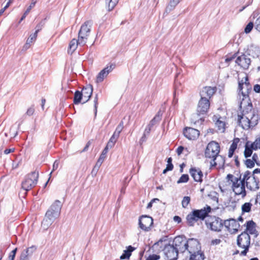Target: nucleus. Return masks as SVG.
<instances>
[{
    "instance_id": "f257e3e1",
    "label": "nucleus",
    "mask_w": 260,
    "mask_h": 260,
    "mask_svg": "<svg viewBox=\"0 0 260 260\" xmlns=\"http://www.w3.org/2000/svg\"><path fill=\"white\" fill-rule=\"evenodd\" d=\"M211 210V207L208 205L200 209H193L186 216L187 225L189 226H193L196 223L205 221Z\"/></svg>"
},
{
    "instance_id": "f03ea898",
    "label": "nucleus",
    "mask_w": 260,
    "mask_h": 260,
    "mask_svg": "<svg viewBox=\"0 0 260 260\" xmlns=\"http://www.w3.org/2000/svg\"><path fill=\"white\" fill-rule=\"evenodd\" d=\"M62 207L61 203L56 200L47 211L45 217L42 221V226L44 230H47L60 215Z\"/></svg>"
},
{
    "instance_id": "7ed1b4c3",
    "label": "nucleus",
    "mask_w": 260,
    "mask_h": 260,
    "mask_svg": "<svg viewBox=\"0 0 260 260\" xmlns=\"http://www.w3.org/2000/svg\"><path fill=\"white\" fill-rule=\"evenodd\" d=\"M243 88V80H241L239 81L238 85L239 95L240 96V100L239 108L241 110L245 106H248L250 108L252 107V104L249 96V93L252 91V88L250 84H248V85L246 87V91H242Z\"/></svg>"
},
{
    "instance_id": "20e7f679",
    "label": "nucleus",
    "mask_w": 260,
    "mask_h": 260,
    "mask_svg": "<svg viewBox=\"0 0 260 260\" xmlns=\"http://www.w3.org/2000/svg\"><path fill=\"white\" fill-rule=\"evenodd\" d=\"M167 241V240L165 238L160 239L154 244V246H160V247L164 246V247L162 249V251L167 260H177L179 254L178 251L176 249L173 244H163V242Z\"/></svg>"
},
{
    "instance_id": "39448f33",
    "label": "nucleus",
    "mask_w": 260,
    "mask_h": 260,
    "mask_svg": "<svg viewBox=\"0 0 260 260\" xmlns=\"http://www.w3.org/2000/svg\"><path fill=\"white\" fill-rule=\"evenodd\" d=\"M219 152L220 146L218 143L211 141L208 144L205 150V156L206 158L211 159L210 164L212 167H215L217 165L215 160Z\"/></svg>"
},
{
    "instance_id": "423d86ee",
    "label": "nucleus",
    "mask_w": 260,
    "mask_h": 260,
    "mask_svg": "<svg viewBox=\"0 0 260 260\" xmlns=\"http://www.w3.org/2000/svg\"><path fill=\"white\" fill-rule=\"evenodd\" d=\"M92 25V21L91 20H87L81 25L78 32L79 45L83 46L87 43Z\"/></svg>"
},
{
    "instance_id": "0eeeda50",
    "label": "nucleus",
    "mask_w": 260,
    "mask_h": 260,
    "mask_svg": "<svg viewBox=\"0 0 260 260\" xmlns=\"http://www.w3.org/2000/svg\"><path fill=\"white\" fill-rule=\"evenodd\" d=\"M237 244L239 248L244 249L241 255H246L250 244V236L247 232H243L237 237Z\"/></svg>"
},
{
    "instance_id": "6e6552de",
    "label": "nucleus",
    "mask_w": 260,
    "mask_h": 260,
    "mask_svg": "<svg viewBox=\"0 0 260 260\" xmlns=\"http://www.w3.org/2000/svg\"><path fill=\"white\" fill-rule=\"evenodd\" d=\"M38 172H32L28 174L21 183L22 188L27 191L34 187L38 183Z\"/></svg>"
},
{
    "instance_id": "1a4fd4ad",
    "label": "nucleus",
    "mask_w": 260,
    "mask_h": 260,
    "mask_svg": "<svg viewBox=\"0 0 260 260\" xmlns=\"http://www.w3.org/2000/svg\"><path fill=\"white\" fill-rule=\"evenodd\" d=\"M207 228L214 232H220L222 228V220L215 216H208L205 220Z\"/></svg>"
},
{
    "instance_id": "9d476101",
    "label": "nucleus",
    "mask_w": 260,
    "mask_h": 260,
    "mask_svg": "<svg viewBox=\"0 0 260 260\" xmlns=\"http://www.w3.org/2000/svg\"><path fill=\"white\" fill-rule=\"evenodd\" d=\"M187 240L185 237L177 236L173 241V245L179 253H183L186 251Z\"/></svg>"
},
{
    "instance_id": "9b49d317",
    "label": "nucleus",
    "mask_w": 260,
    "mask_h": 260,
    "mask_svg": "<svg viewBox=\"0 0 260 260\" xmlns=\"http://www.w3.org/2000/svg\"><path fill=\"white\" fill-rule=\"evenodd\" d=\"M153 218L147 215H142L139 219V227L144 231H149L153 225Z\"/></svg>"
},
{
    "instance_id": "f8f14e48",
    "label": "nucleus",
    "mask_w": 260,
    "mask_h": 260,
    "mask_svg": "<svg viewBox=\"0 0 260 260\" xmlns=\"http://www.w3.org/2000/svg\"><path fill=\"white\" fill-rule=\"evenodd\" d=\"M186 251L189 253H196L200 252L201 247L199 241L194 238H190L187 240Z\"/></svg>"
},
{
    "instance_id": "ddd939ff",
    "label": "nucleus",
    "mask_w": 260,
    "mask_h": 260,
    "mask_svg": "<svg viewBox=\"0 0 260 260\" xmlns=\"http://www.w3.org/2000/svg\"><path fill=\"white\" fill-rule=\"evenodd\" d=\"M209 100L207 98H201L200 100L197 109V114L198 116L206 114L210 107Z\"/></svg>"
},
{
    "instance_id": "4468645a",
    "label": "nucleus",
    "mask_w": 260,
    "mask_h": 260,
    "mask_svg": "<svg viewBox=\"0 0 260 260\" xmlns=\"http://www.w3.org/2000/svg\"><path fill=\"white\" fill-rule=\"evenodd\" d=\"M115 63H109L98 74L96 77V82H102L108 74L115 69Z\"/></svg>"
},
{
    "instance_id": "2eb2a0df",
    "label": "nucleus",
    "mask_w": 260,
    "mask_h": 260,
    "mask_svg": "<svg viewBox=\"0 0 260 260\" xmlns=\"http://www.w3.org/2000/svg\"><path fill=\"white\" fill-rule=\"evenodd\" d=\"M183 134L188 140H193L199 137L200 132L198 129L192 127H186L183 130Z\"/></svg>"
},
{
    "instance_id": "dca6fc26",
    "label": "nucleus",
    "mask_w": 260,
    "mask_h": 260,
    "mask_svg": "<svg viewBox=\"0 0 260 260\" xmlns=\"http://www.w3.org/2000/svg\"><path fill=\"white\" fill-rule=\"evenodd\" d=\"M236 62L241 67L246 70L249 68L251 63V60L250 58L247 57L246 55L242 54L237 58Z\"/></svg>"
},
{
    "instance_id": "f3484780",
    "label": "nucleus",
    "mask_w": 260,
    "mask_h": 260,
    "mask_svg": "<svg viewBox=\"0 0 260 260\" xmlns=\"http://www.w3.org/2000/svg\"><path fill=\"white\" fill-rule=\"evenodd\" d=\"M259 181L258 178L255 175H252V178L247 181L246 183V186L248 189L251 191H256L259 188Z\"/></svg>"
},
{
    "instance_id": "a211bd4d",
    "label": "nucleus",
    "mask_w": 260,
    "mask_h": 260,
    "mask_svg": "<svg viewBox=\"0 0 260 260\" xmlns=\"http://www.w3.org/2000/svg\"><path fill=\"white\" fill-rule=\"evenodd\" d=\"M189 173L194 181L198 182H202L203 174L199 168H191L190 169Z\"/></svg>"
},
{
    "instance_id": "6ab92c4d",
    "label": "nucleus",
    "mask_w": 260,
    "mask_h": 260,
    "mask_svg": "<svg viewBox=\"0 0 260 260\" xmlns=\"http://www.w3.org/2000/svg\"><path fill=\"white\" fill-rule=\"evenodd\" d=\"M216 91V87H211L210 86H206L203 88L200 92L201 98L210 99Z\"/></svg>"
},
{
    "instance_id": "aec40b11",
    "label": "nucleus",
    "mask_w": 260,
    "mask_h": 260,
    "mask_svg": "<svg viewBox=\"0 0 260 260\" xmlns=\"http://www.w3.org/2000/svg\"><path fill=\"white\" fill-rule=\"evenodd\" d=\"M93 91L92 86L90 84L87 85L86 86L84 87L81 91L82 94H83V97L84 99L83 104L87 102L90 98Z\"/></svg>"
},
{
    "instance_id": "412c9836",
    "label": "nucleus",
    "mask_w": 260,
    "mask_h": 260,
    "mask_svg": "<svg viewBox=\"0 0 260 260\" xmlns=\"http://www.w3.org/2000/svg\"><path fill=\"white\" fill-rule=\"evenodd\" d=\"M238 123L244 129L247 130L251 128L250 119L246 116L238 115Z\"/></svg>"
},
{
    "instance_id": "4be33fe9",
    "label": "nucleus",
    "mask_w": 260,
    "mask_h": 260,
    "mask_svg": "<svg viewBox=\"0 0 260 260\" xmlns=\"http://www.w3.org/2000/svg\"><path fill=\"white\" fill-rule=\"evenodd\" d=\"M246 225V232H247L249 235H255L257 236V231L256 230V223L253 220L247 221L245 224Z\"/></svg>"
},
{
    "instance_id": "5701e85b",
    "label": "nucleus",
    "mask_w": 260,
    "mask_h": 260,
    "mask_svg": "<svg viewBox=\"0 0 260 260\" xmlns=\"http://www.w3.org/2000/svg\"><path fill=\"white\" fill-rule=\"evenodd\" d=\"M221 118L219 115H214L213 117V120L215 122L216 126L218 128V130L221 133L224 132L225 130V122L220 119Z\"/></svg>"
},
{
    "instance_id": "b1692460",
    "label": "nucleus",
    "mask_w": 260,
    "mask_h": 260,
    "mask_svg": "<svg viewBox=\"0 0 260 260\" xmlns=\"http://www.w3.org/2000/svg\"><path fill=\"white\" fill-rule=\"evenodd\" d=\"M226 179L228 182H231L232 183L233 190L241 186L239 182L240 178L235 177L232 174H228L226 176Z\"/></svg>"
},
{
    "instance_id": "393cba45",
    "label": "nucleus",
    "mask_w": 260,
    "mask_h": 260,
    "mask_svg": "<svg viewBox=\"0 0 260 260\" xmlns=\"http://www.w3.org/2000/svg\"><path fill=\"white\" fill-rule=\"evenodd\" d=\"M136 248L133 247L132 246H128L127 247L126 249L123 251V252L120 256V258L121 259H129L132 254V252Z\"/></svg>"
},
{
    "instance_id": "a878e982",
    "label": "nucleus",
    "mask_w": 260,
    "mask_h": 260,
    "mask_svg": "<svg viewBox=\"0 0 260 260\" xmlns=\"http://www.w3.org/2000/svg\"><path fill=\"white\" fill-rule=\"evenodd\" d=\"M36 249V248L35 246H31L23 250L21 254L20 260H29L28 258L29 251L31 250V253H32L33 251Z\"/></svg>"
},
{
    "instance_id": "bb28decb",
    "label": "nucleus",
    "mask_w": 260,
    "mask_h": 260,
    "mask_svg": "<svg viewBox=\"0 0 260 260\" xmlns=\"http://www.w3.org/2000/svg\"><path fill=\"white\" fill-rule=\"evenodd\" d=\"M239 142V138H235L234 139L233 143L230 146L229 153H228V156L229 157H232L233 155V154L234 153V151L237 148V145L238 142Z\"/></svg>"
},
{
    "instance_id": "cd10ccee",
    "label": "nucleus",
    "mask_w": 260,
    "mask_h": 260,
    "mask_svg": "<svg viewBox=\"0 0 260 260\" xmlns=\"http://www.w3.org/2000/svg\"><path fill=\"white\" fill-rule=\"evenodd\" d=\"M38 1L39 0H31V3L30 5L28 6V7L25 11V12L23 13V15L22 16L21 18H20L18 22L19 23H20L21 22L26 18V16L29 13L31 9L35 7L36 4L37 3Z\"/></svg>"
},
{
    "instance_id": "c85d7f7f",
    "label": "nucleus",
    "mask_w": 260,
    "mask_h": 260,
    "mask_svg": "<svg viewBox=\"0 0 260 260\" xmlns=\"http://www.w3.org/2000/svg\"><path fill=\"white\" fill-rule=\"evenodd\" d=\"M78 45H79V38L78 40L75 39H72L69 44L68 52L72 53L77 49Z\"/></svg>"
},
{
    "instance_id": "c756f323",
    "label": "nucleus",
    "mask_w": 260,
    "mask_h": 260,
    "mask_svg": "<svg viewBox=\"0 0 260 260\" xmlns=\"http://www.w3.org/2000/svg\"><path fill=\"white\" fill-rule=\"evenodd\" d=\"M189 254V260H192V259L193 260H204L205 259V255L202 251H201L200 252L192 253Z\"/></svg>"
},
{
    "instance_id": "7c9ffc66",
    "label": "nucleus",
    "mask_w": 260,
    "mask_h": 260,
    "mask_svg": "<svg viewBox=\"0 0 260 260\" xmlns=\"http://www.w3.org/2000/svg\"><path fill=\"white\" fill-rule=\"evenodd\" d=\"M233 191L236 195H241L242 198H244L246 195L245 187L243 185H241L240 187L234 188Z\"/></svg>"
},
{
    "instance_id": "2f4dec72",
    "label": "nucleus",
    "mask_w": 260,
    "mask_h": 260,
    "mask_svg": "<svg viewBox=\"0 0 260 260\" xmlns=\"http://www.w3.org/2000/svg\"><path fill=\"white\" fill-rule=\"evenodd\" d=\"M82 98H83V97L81 92L78 90L76 91L74 94V103L75 105L79 104L81 102Z\"/></svg>"
},
{
    "instance_id": "473e14b6",
    "label": "nucleus",
    "mask_w": 260,
    "mask_h": 260,
    "mask_svg": "<svg viewBox=\"0 0 260 260\" xmlns=\"http://www.w3.org/2000/svg\"><path fill=\"white\" fill-rule=\"evenodd\" d=\"M118 139V137L113 134L110 139H109V141L108 142L106 147L109 149L112 148L115 145Z\"/></svg>"
},
{
    "instance_id": "72a5a7b5",
    "label": "nucleus",
    "mask_w": 260,
    "mask_h": 260,
    "mask_svg": "<svg viewBox=\"0 0 260 260\" xmlns=\"http://www.w3.org/2000/svg\"><path fill=\"white\" fill-rule=\"evenodd\" d=\"M119 0H106L108 11H112L117 4Z\"/></svg>"
},
{
    "instance_id": "f704fd0d",
    "label": "nucleus",
    "mask_w": 260,
    "mask_h": 260,
    "mask_svg": "<svg viewBox=\"0 0 260 260\" xmlns=\"http://www.w3.org/2000/svg\"><path fill=\"white\" fill-rule=\"evenodd\" d=\"M249 142H247L245 146V150L244 152V155L245 157L248 158L252 154L253 150L249 147V145H248Z\"/></svg>"
},
{
    "instance_id": "c9c22d12",
    "label": "nucleus",
    "mask_w": 260,
    "mask_h": 260,
    "mask_svg": "<svg viewBox=\"0 0 260 260\" xmlns=\"http://www.w3.org/2000/svg\"><path fill=\"white\" fill-rule=\"evenodd\" d=\"M123 128V121H121L119 123L118 126H117L115 132L113 133L114 135H115L117 137L119 138V135L121 131H122Z\"/></svg>"
},
{
    "instance_id": "e433bc0d",
    "label": "nucleus",
    "mask_w": 260,
    "mask_h": 260,
    "mask_svg": "<svg viewBox=\"0 0 260 260\" xmlns=\"http://www.w3.org/2000/svg\"><path fill=\"white\" fill-rule=\"evenodd\" d=\"M232 223H235V220L234 219H230L225 220L224 221L222 220V227L223 225L226 228L227 230L229 231L230 229L231 224H232Z\"/></svg>"
},
{
    "instance_id": "4c0bfd02",
    "label": "nucleus",
    "mask_w": 260,
    "mask_h": 260,
    "mask_svg": "<svg viewBox=\"0 0 260 260\" xmlns=\"http://www.w3.org/2000/svg\"><path fill=\"white\" fill-rule=\"evenodd\" d=\"M252 204L250 203H245L242 206L243 213H248L251 211Z\"/></svg>"
},
{
    "instance_id": "58836bf2",
    "label": "nucleus",
    "mask_w": 260,
    "mask_h": 260,
    "mask_svg": "<svg viewBox=\"0 0 260 260\" xmlns=\"http://www.w3.org/2000/svg\"><path fill=\"white\" fill-rule=\"evenodd\" d=\"M240 227V224L237 222V221L235 220V223H232V224H231L230 229L229 230L230 232L232 233H236L238 231V228Z\"/></svg>"
},
{
    "instance_id": "ea45409f",
    "label": "nucleus",
    "mask_w": 260,
    "mask_h": 260,
    "mask_svg": "<svg viewBox=\"0 0 260 260\" xmlns=\"http://www.w3.org/2000/svg\"><path fill=\"white\" fill-rule=\"evenodd\" d=\"M181 0H171L169 5L167 7V10H171L180 2Z\"/></svg>"
},
{
    "instance_id": "a19ab883",
    "label": "nucleus",
    "mask_w": 260,
    "mask_h": 260,
    "mask_svg": "<svg viewBox=\"0 0 260 260\" xmlns=\"http://www.w3.org/2000/svg\"><path fill=\"white\" fill-rule=\"evenodd\" d=\"M190 198L188 196H185L183 197L181 204L182 206L184 208H186L187 207L188 204L190 203Z\"/></svg>"
},
{
    "instance_id": "79ce46f5",
    "label": "nucleus",
    "mask_w": 260,
    "mask_h": 260,
    "mask_svg": "<svg viewBox=\"0 0 260 260\" xmlns=\"http://www.w3.org/2000/svg\"><path fill=\"white\" fill-rule=\"evenodd\" d=\"M189 180V176L187 174H183L177 181V184L186 183Z\"/></svg>"
},
{
    "instance_id": "37998d69",
    "label": "nucleus",
    "mask_w": 260,
    "mask_h": 260,
    "mask_svg": "<svg viewBox=\"0 0 260 260\" xmlns=\"http://www.w3.org/2000/svg\"><path fill=\"white\" fill-rule=\"evenodd\" d=\"M249 147L253 150H256L258 148H260L259 140L256 139L254 142H253Z\"/></svg>"
},
{
    "instance_id": "c03bdc74",
    "label": "nucleus",
    "mask_w": 260,
    "mask_h": 260,
    "mask_svg": "<svg viewBox=\"0 0 260 260\" xmlns=\"http://www.w3.org/2000/svg\"><path fill=\"white\" fill-rule=\"evenodd\" d=\"M251 127H254L258 123V115H253L250 119Z\"/></svg>"
},
{
    "instance_id": "a18cd8bd",
    "label": "nucleus",
    "mask_w": 260,
    "mask_h": 260,
    "mask_svg": "<svg viewBox=\"0 0 260 260\" xmlns=\"http://www.w3.org/2000/svg\"><path fill=\"white\" fill-rule=\"evenodd\" d=\"M37 35L38 34H37V32H34V34H31L26 40V42L31 44L36 40Z\"/></svg>"
},
{
    "instance_id": "49530a36",
    "label": "nucleus",
    "mask_w": 260,
    "mask_h": 260,
    "mask_svg": "<svg viewBox=\"0 0 260 260\" xmlns=\"http://www.w3.org/2000/svg\"><path fill=\"white\" fill-rule=\"evenodd\" d=\"M253 22H249L247 25L246 26V27H245V29H244V32L246 33V34H248L249 33L252 29V28H253Z\"/></svg>"
},
{
    "instance_id": "de8ad7c7",
    "label": "nucleus",
    "mask_w": 260,
    "mask_h": 260,
    "mask_svg": "<svg viewBox=\"0 0 260 260\" xmlns=\"http://www.w3.org/2000/svg\"><path fill=\"white\" fill-rule=\"evenodd\" d=\"M108 150H109V148L105 147V148L103 149L101 154L100 155V156L99 159H100L103 161H104L106 157Z\"/></svg>"
},
{
    "instance_id": "09e8293b",
    "label": "nucleus",
    "mask_w": 260,
    "mask_h": 260,
    "mask_svg": "<svg viewBox=\"0 0 260 260\" xmlns=\"http://www.w3.org/2000/svg\"><path fill=\"white\" fill-rule=\"evenodd\" d=\"M254 162L253 160L251 159H246L245 160V164L247 168H252L254 166Z\"/></svg>"
},
{
    "instance_id": "8fccbe9b",
    "label": "nucleus",
    "mask_w": 260,
    "mask_h": 260,
    "mask_svg": "<svg viewBox=\"0 0 260 260\" xmlns=\"http://www.w3.org/2000/svg\"><path fill=\"white\" fill-rule=\"evenodd\" d=\"M252 176V174L251 175V172L249 171H246L244 175H243V178L244 180H246V183L248 181L250 178H251Z\"/></svg>"
},
{
    "instance_id": "3c124183",
    "label": "nucleus",
    "mask_w": 260,
    "mask_h": 260,
    "mask_svg": "<svg viewBox=\"0 0 260 260\" xmlns=\"http://www.w3.org/2000/svg\"><path fill=\"white\" fill-rule=\"evenodd\" d=\"M35 109L33 106H31L27 109V111L26 112L25 114L23 115V117H24L26 115L30 116L33 115Z\"/></svg>"
},
{
    "instance_id": "603ef678",
    "label": "nucleus",
    "mask_w": 260,
    "mask_h": 260,
    "mask_svg": "<svg viewBox=\"0 0 260 260\" xmlns=\"http://www.w3.org/2000/svg\"><path fill=\"white\" fill-rule=\"evenodd\" d=\"M45 24L44 20H42L39 24H38L36 27V31L35 32H37L38 34V32L41 30Z\"/></svg>"
},
{
    "instance_id": "864d4df0",
    "label": "nucleus",
    "mask_w": 260,
    "mask_h": 260,
    "mask_svg": "<svg viewBox=\"0 0 260 260\" xmlns=\"http://www.w3.org/2000/svg\"><path fill=\"white\" fill-rule=\"evenodd\" d=\"M17 251V248H16L10 252L9 256V260H14Z\"/></svg>"
},
{
    "instance_id": "5fc2aeb1",
    "label": "nucleus",
    "mask_w": 260,
    "mask_h": 260,
    "mask_svg": "<svg viewBox=\"0 0 260 260\" xmlns=\"http://www.w3.org/2000/svg\"><path fill=\"white\" fill-rule=\"evenodd\" d=\"M160 258V256L157 254L150 255L146 259V260H158Z\"/></svg>"
},
{
    "instance_id": "6e6d98bb",
    "label": "nucleus",
    "mask_w": 260,
    "mask_h": 260,
    "mask_svg": "<svg viewBox=\"0 0 260 260\" xmlns=\"http://www.w3.org/2000/svg\"><path fill=\"white\" fill-rule=\"evenodd\" d=\"M98 95H96V96L94 98V115L95 116L96 115L97 113V108H98Z\"/></svg>"
},
{
    "instance_id": "4d7b16f0",
    "label": "nucleus",
    "mask_w": 260,
    "mask_h": 260,
    "mask_svg": "<svg viewBox=\"0 0 260 260\" xmlns=\"http://www.w3.org/2000/svg\"><path fill=\"white\" fill-rule=\"evenodd\" d=\"M159 122V120H157L156 118L153 117V118L150 121L149 123L148 124L149 127H152L156 123Z\"/></svg>"
},
{
    "instance_id": "13d9d810",
    "label": "nucleus",
    "mask_w": 260,
    "mask_h": 260,
    "mask_svg": "<svg viewBox=\"0 0 260 260\" xmlns=\"http://www.w3.org/2000/svg\"><path fill=\"white\" fill-rule=\"evenodd\" d=\"M255 24V29L260 31V16L256 20Z\"/></svg>"
},
{
    "instance_id": "bf43d9fd",
    "label": "nucleus",
    "mask_w": 260,
    "mask_h": 260,
    "mask_svg": "<svg viewBox=\"0 0 260 260\" xmlns=\"http://www.w3.org/2000/svg\"><path fill=\"white\" fill-rule=\"evenodd\" d=\"M59 166V161L58 160H55L53 165V170L50 173V175H51L53 171L56 170L57 168H58Z\"/></svg>"
},
{
    "instance_id": "052dcab7",
    "label": "nucleus",
    "mask_w": 260,
    "mask_h": 260,
    "mask_svg": "<svg viewBox=\"0 0 260 260\" xmlns=\"http://www.w3.org/2000/svg\"><path fill=\"white\" fill-rule=\"evenodd\" d=\"M104 161L99 159L95 164V166H94V169H93V170L94 169H95L96 168L97 169H99V168L100 167V166H101V165L102 164V163Z\"/></svg>"
},
{
    "instance_id": "680f3d73",
    "label": "nucleus",
    "mask_w": 260,
    "mask_h": 260,
    "mask_svg": "<svg viewBox=\"0 0 260 260\" xmlns=\"http://www.w3.org/2000/svg\"><path fill=\"white\" fill-rule=\"evenodd\" d=\"M184 149V148L183 146H179L176 150V152H177V154L178 155H180L182 153Z\"/></svg>"
},
{
    "instance_id": "e2e57ef3",
    "label": "nucleus",
    "mask_w": 260,
    "mask_h": 260,
    "mask_svg": "<svg viewBox=\"0 0 260 260\" xmlns=\"http://www.w3.org/2000/svg\"><path fill=\"white\" fill-rule=\"evenodd\" d=\"M173 220L175 222H177V223H180L182 222V219L179 216H175L173 217Z\"/></svg>"
},
{
    "instance_id": "0e129e2a",
    "label": "nucleus",
    "mask_w": 260,
    "mask_h": 260,
    "mask_svg": "<svg viewBox=\"0 0 260 260\" xmlns=\"http://www.w3.org/2000/svg\"><path fill=\"white\" fill-rule=\"evenodd\" d=\"M151 128H152V127H149V126H148L147 125L146 127L145 128V129L143 134L148 136L150 133Z\"/></svg>"
},
{
    "instance_id": "69168bd1",
    "label": "nucleus",
    "mask_w": 260,
    "mask_h": 260,
    "mask_svg": "<svg viewBox=\"0 0 260 260\" xmlns=\"http://www.w3.org/2000/svg\"><path fill=\"white\" fill-rule=\"evenodd\" d=\"M161 116H162V113L160 111H159L154 117L156 118V119L157 120H159L160 121L161 119Z\"/></svg>"
},
{
    "instance_id": "338daca9",
    "label": "nucleus",
    "mask_w": 260,
    "mask_h": 260,
    "mask_svg": "<svg viewBox=\"0 0 260 260\" xmlns=\"http://www.w3.org/2000/svg\"><path fill=\"white\" fill-rule=\"evenodd\" d=\"M253 90L256 93H260V85L255 84L254 86Z\"/></svg>"
},
{
    "instance_id": "774afa93",
    "label": "nucleus",
    "mask_w": 260,
    "mask_h": 260,
    "mask_svg": "<svg viewBox=\"0 0 260 260\" xmlns=\"http://www.w3.org/2000/svg\"><path fill=\"white\" fill-rule=\"evenodd\" d=\"M147 136L146 135L143 134V136L141 138L140 140V143L142 144L143 142H145L147 140Z\"/></svg>"
}]
</instances>
